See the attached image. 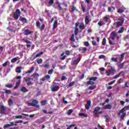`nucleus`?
I'll return each instance as SVG.
<instances>
[{"label":"nucleus","mask_w":129,"mask_h":129,"mask_svg":"<svg viewBox=\"0 0 129 129\" xmlns=\"http://www.w3.org/2000/svg\"><path fill=\"white\" fill-rule=\"evenodd\" d=\"M80 62V57H78L75 60H73V65H77Z\"/></svg>","instance_id":"8"},{"label":"nucleus","mask_w":129,"mask_h":129,"mask_svg":"<svg viewBox=\"0 0 129 129\" xmlns=\"http://www.w3.org/2000/svg\"><path fill=\"white\" fill-rule=\"evenodd\" d=\"M20 20L23 24H26V23H27V19L25 18H22Z\"/></svg>","instance_id":"24"},{"label":"nucleus","mask_w":129,"mask_h":129,"mask_svg":"<svg viewBox=\"0 0 129 129\" xmlns=\"http://www.w3.org/2000/svg\"><path fill=\"white\" fill-rule=\"evenodd\" d=\"M36 62L38 63V64H41L42 62H43V60H42L41 58H39L36 60Z\"/></svg>","instance_id":"32"},{"label":"nucleus","mask_w":129,"mask_h":129,"mask_svg":"<svg viewBox=\"0 0 129 129\" xmlns=\"http://www.w3.org/2000/svg\"><path fill=\"white\" fill-rule=\"evenodd\" d=\"M32 33V32L28 29L25 30L23 34L24 35H25L26 36H28L29 35H30V34H31Z\"/></svg>","instance_id":"12"},{"label":"nucleus","mask_w":129,"mask_h":129,"mask_svg":"<svg viewBox=\"0 0 129 129\" xmlns=\"http://www.w3.org/2000/svg\"><path fill=\"white\" fill-rule=\"evenodd\" d=\"M42 105H46L48 103L47 102V100H44L41 102Z\"/></svg>","instance_id":"46"},{"label":"nucleus","mask_w":129,"mask_h":129,"mask_svg":"<svg viewBox=\"0 0 129 129\" xmlns=\"http://www.w3.org/2000/svg\"><path fill=\"white\" fill-rule=\"evenodd\" d=\"M9 63V61H6L3 64V67H6L7 65H8V63Z\"/></svg>","instance_id":"52"},{"label":"nucleus","mask_w":129,"mask_h":129,"mask_svg":"<svg viewBox=\"0 0 129 129\" xmlns=\"http://www.w3.org/2000/svg\"><path fill=\"white\" fill-rule=\"evenodd\" d=\"M71 40L73 42H75V36L74 34H73L71 37Z\"/></svg>","instance_id":"40"},{"label":"nucleus","mask_w":129,"mask_h":129,"mask_svg":"<svg viewBox=\"0 0 129 129\" xmlns=\"http://www.w3.org/2000/svg\"><path fill=\"white\" fill-rule=\"evenodd\" d=\"M22 118H23V116L22 115H17L15 116V118L16 119H20Z\"/></svg>","instance_id":"54"},{"label":"nucleus","mask_w":129,"mask_h":129,"mask_svg":"<svg viewBox=\"0 0 129 129\" xmlns=\"http://www.w3.org/2000/svg\"><path fill=\"white\" fill-rule=\"evenodd\" d=\"M84 44L85 45V46H87V47H88V46H90V44H89V42H87V41H85L84 42Z\"/></svg>","instance_id":"48"},{"label":"nucleus","mask_w":129,"mask_h":129,"mask_svg":"<svg viewBox=\"0 0 129 129\" xmlns=\"http://www.w3.org/2000/svg\"><path fill=\"white\" fill-rule=\"evenodd\" d=\"M20 16H21V11L18 9L14 14V17L16 20L19 19Z\"/></svg>","instance_id":"4"},{"label":"nucleus","mask_w":129,"mask_h":129,"mask_svg":"<svg viewBox=\"0 0 129 129\" xmlns=\"http://www.w3.org/2000/svg\"><path fill=\"white\" fill-rule=\"evenodd\" d=\"M21 80L19 79L18 82L16 83V86L14 87V89H16L20 86V83H21Z\"/></svg>","instance_id":"15"},{"label":"nucleus","mask_w":129,"mask_h":129,"mask_svg":"<svg viewBox=\"0 0 129 129\" xmlns=\"http://www.w3.org/2000/svg\"><path fill=\"white\" fill-rule=\"evenodd\" d=\"M79 28L80 30H84V29H85V26H84V24L83 23H80L79 25Z\"/></svg>","instance_id":"11"},{"label":"nucleus","mask_w":129,"mask_h":129,"mask_svg":"<svg viewBox=\"0 0 129 129\" xmlns=\"http://www.w3.org/2000/svg\"><path fill=\"white\" fill-rule=\"evenodd\" d=\"M123 64H124V62H122V63L119 64V67H120L121 69L123 68Z\"/></svg>","instance_id":"62"},{"label":"nucleus","mask_w":129,"mask_h":129,"mask_svg":"<svg viewBox=\"0 0 129 129\" xmlns=\"http://www.w3.org/2000/svg\"><path fill=\"white\" fill-rule=\"evenodd\" d=\"M49 5L48 7H51V5H53L54 4V1L53 0H49L48 2Z\"/></svg>","instance_id":"36"},{"label":"nucleus","mask_w":129,"mask_h":129,"mask_svg":"<svg viewBox=\"0 0 129 129\" xmlns=\"http://www.w3.org/2000/svg\"><path fill=\"white\" fill-rule=\"evenodd\" d=\"M44 52H43V51H41L40 52L37 53L35 56L34 57L35 58H37V57H40V56H41V55H42V54Z\"/></svg>","instance_id":"27"},{"label":"nucleus","mask_w":129,"mask_h":129,"mask_svg":"<svg viewBox=\"0 0 129 129\" xmlns=\"http://www.w3.org/2000/svg\"><path fill=\"white\" fill-rule=\"evenodd\" d=\"M95 88V86H91L88 88V89L90 90H93Z\"/></svg>","instance_id":"45"},{"label":"nucleus","mask_w":129,"mask_h":129,"mask_svg":"<svg viewBox=\"0 0 129 129\" xmlns=\"http://www.w3.org/2000/svg\"><path fill=\"white\" fill-rule=\"evenodd\" d=\"M114 72V70H109L107 72V76H110V75H114L113 74Z\"/></svg>","instance_id":"7"},{"label":"nucleus","mask_w":129,"mask_h":129,"mask_svg":"<svg viewBox=\"0 0 129 129\" xmlns=\"http://www.w3.org/2000/svg\"><path fill=\"white\" fill-rule=\"evenodd\" d=\"M74 84H75V82H72L69 84L68 86H69V87H71V86H73Z\"/></svg>","instance_id":"44"},{"label":"nucleus","mask_w":129,"mask_h":129,"mask_svg":"<svg viewBox=\"0 0 129 129\" xmlns=\"http://www.w3.org/2000/svg\"><path fill=\"white\" fill-rule=\"evenodd\" d=\"M123 109L125 111L126 110H129V105L124 106Z\"/></svg>","instance_id":"42"},{"label":"nucleus","mask_w":129,"mask_h":129,"mask_svg":"<svg viewBox=\"0 0 129 129\" xmlns=\"http://www.w3.org/2000/svg\"><path fill=\"white\" fill-rule=\"evenodd\" d=\"M74 11H77L76 7L75 6H73V8L72 9V12H74Z\"/></svg>","instance_id":"61"},{"label":"nucleus","mask_w":129,"mask_h":129,"mask_svg":"<svg viewBox=\"0 0 129 129\" xmlns=\"http://www.w3.org/2000/svg\"><path fill=\"white\" fill-rule=\"evenodd\" d=\"M6 94H11V91L9 90H5Z\"/></svg>","instance_id":"51"},{"label":"nucleus","mask_w":129,"mask_h":129,"mask_svg":"<svg viewBox=\"0 0 129 129\" xmlns=\"http://www.w3.org/2000/svg\"><path fill=\"white\" fill-rule=\"evenodd\" d=\"M87 84H88V85H93V84H94V82L90 80L87 82Z\"/></svg>","instance_id":"33"},{"label":"nucleus","mask_w":129,"mask_h":129,"mask_svg":"<svg viewBox=\"0 0 129 129\" xmlns=\"http://www.w3.org/2000/svg\"><path fill=\"white\" fill-rule=\"evenodd\" d=\"M117 115L118 116H120V119H123V117L126 115V112H125V111L122 108L117 113Z\"/></svg>","instance_id":"2"},{"label":"nucleus","mask_w":129,"mask_h":129,"mask_svg":"<svg viewBox=\"0 0 129 129\" xmlns=\"http://www.w3.org/2000/svg\"><path fill=\"white\" fill-rule=\"evenodd\" d=\"M13 85L12 84H7L6 85V87H7L8 88H12L13 87Z\"/></svg>","instance_id":"43"},{"label":"nucleus","mask_w":129,"mask_h":129,"mask_svg":"<svg viewBox=\"0 0 129 129\" xmlns=\"http://www.w3.org/2000/svg\"><path fill=\"white\" fill-rule=\"evenodd\" d=\"M74 33L75 35H77L78 34V28L75 27Z\"/></svg>","instance_id":"38"},{"label":"nucleus","mask_w":129,"mask_h":129,"mask_svg":"<svg viewBox=\"0 0 129 129\" xmlns=\"http://www.w3.org/2000/svg\"><path fill=\"white\" fill-rule=\"evenodd\" d=\"M124 11H125V8L119 9L118 10L117 13H118V14H122V13H124Z\"/></svg>","instance_id":"16"},{"label":"nucleus","mask_w":129,"mask_h":129,"mask_svg":"<svg viewBox=\"0 0 129 129\" xmlns=\"http://www.w3.org/2000/svg\"><path fill=\"white\" fill-rule=\"evenodd\" d=\"M44 28H45V25L42 24L40 27V30L43 31V29H44Z\"/></svg>","instance_id":"58"},{"label":"nucleus","mask_w":129,"mask_h":129,"mask_svg":"<svg viewBox=\"0 0 129 129\" xmlns=\"http://www.w3.org/2000/svg\"><path fill=\"white\" fill-rule=\"evenodd\" d=\"M74 110L73 109H70L67 112V115H70L72 112H73Z\"/></svg>","instance_id":"30"},{"label":"nucleus","mask_w":129,"mask_h":129,"mask_svg":"<svg viewBox=\"0 0 129 129\" xmlns=\"http://www.w3.org/2000/svg\"><path fill=\"white\" fill-rule=\"evenodd\" d=\"M53 72H54L53 70H50L48 71V74H52Z\"/></svg>","instance_id":"59"},{"label":"nucleus","mask_w":129,"mask_h":129,"mask_svg":"<svg viewBox=\"0 0 129 129\" xmlns=\"http://www.w3.org/2000/svg\"><path fill=\"white\" fill-rule=\"evenodd\" d=\"M16 72H17V73H21V72H22V71L21 70V68L18 67V68L16 69Z\"/></svg>","instance_id":"35"},{"label":"nucleus","mask_w":129,"mask_h":129,"mask_svg":"<svg viewBox=\"0 0 129 129\" xmlns=\"http://www.w3.org/2000/svg\"><path fill=\"white\" fill-rule=\"evenodd\" d=\"M98 26H99V27H101V26H103V25H104V22H103V21H99L98 23Z\"/></svg>","instance_id":"31"},{"label":"nucleus","mask_w":129,"mask_h":129,"mask_svg":"<svg viewBox=\"0 0 129 129\" xmlns=\"http://www.w3.org/2000/svg\"><path fill=\"white\" fill-rule=\"evenodd\" d=\"M58 89L59 86H55L51 88V91H52V92H56V91H57V90H58Z\"/></svg>","instance_id":"10"},{"label":"nucleus","mask_w":129,"mask_h":129,"mask_svg":"<svg viewBox=\"0 0 129 129\" xmlns=\"http://www.w3.org/2000/svg\"><path fill=\"white\" fill-rule=\"evenodd\" d=\"M82 9L83 13H85L86 12V9H85V7L84 6H82Z\"/></svg>","instance_id":"53"},{"label":"nucleus","mask_w":129,"mask_h":129,"mask_svg":"<svg viewBox=\"0 0 129 129\" xmlns=\"http://www.w3.org/2000/svg\"><path fill=\"white\" fill-rule=\"evenodd\" d=\"M104 20L106 23H107V22H108V20H109V16L104 17Z\"/></svg>","instance_id":"34"},{"label":"nucleus","mask_w":129,"mask_h":129,"mask_svg":"<svg viewBox=\"0 0 129 129\" xmlns=\"http://www.w3.org/2000/svg\"><path fill=\"white\" fill-rule=\"evenodd\" d=\"M79 116H84V117H87V114L84 113H80L79 114Z\"/></svg>","instance_id":"26"},{"label":"nucleus","mask_w":129,"mask_h":129,"mask_svg":"<svg viewBox=\"0 0 129 129\" xmlns=\"http://www.w3.org/2000/svg\"><path fill=\"white\" fill-rule=\"evenodd\" d=\"M23 41H24V42H25V43H29L31 44V42L29 40H28V39H27V37H25L23 38Z\"/></svg>","instance_id":"29"},{"label":"nucleus","mask_w":129,"mask_h":129,"mask_svg":"<svg viewBox=\"0 0 129 129\" xmlns=\"http://www.w3.org/2000/svg\"><path fill=\"white\" fill-rule=\"evenodd\" d=\"M106 44V39L104 38L103 40L102 45H103V46H105Z\"/></svg>","instance_id":"41"},{"label":"nucleus","mask_w":129,"mask_h":129,"mask_svg":"<svg viewBox=\"0 0 129 129\" xmlns=\"http://www.w3.org/2000/svg\"><path fill=\"white\" fill-rule=\"evenodd\" d=\"M34 70H35V68L33 67L31 68V70L28 71V72H26V74H31L32 73V72L34 71Z\"/></svg>","instance_id":"25"},{"label":"nucleus","mask_w":129,"mask_h":129,"mask_svg":"<svg viewBox=\"0 0 129 129\" xmlns=\"http://www.w3.org/2000/svg\"><path fill=\"white\" fill-rule=\"evenodd\" d=\"M115 23H116V28H118V27H119L120 26H122V24H123L119 21L116 22Z\"/></svg>","instance_id":"20"},{"label":"nucleus","mask_w":129,"mask_h":129,"mask_svg":"<svg viewBox=\"0 0 129 129\" xmlns=\"http://www.w3.org/2000/svg\"><path fill=\"white\" fill-rule=\"evenodd\" d=\"M111 108H112V106L110 104H108V105L104 106V109H111Z\"/></svg>","instance_id":"17"},{"label":"nucleus","mask_w":129,"mask_h":129,"mask_svg":"<svg viewBox=\"0 0 129 129\" xmlns=\"http://www.w3.org/2000/svg\"><path fill=\"white\" fill-rule=\"evenodd\" d=\"M121 74H122V72H120L118 75L114 77V79H116V78H118V77H120V75H121Z\"/></svg>","instance_id":"37"},{"label":"nucleus","mask_w":129,"mask_h":129,"mask_svg":"<svg viewBox=\"0 0 129 129\" xmlns=\"http://www.w3.org/2000/svg\"><path fill=\"white\" fill-rule=\"evenodd\" d=\"M43 67L46 68V69H48V68H49V64L46 63L45 65H43Z\"/></svg>","instance_id":"55"},{"label":"nucleus","mask_w":129,"mask_h":129,"mask_svg":"<svg viewBox=\"0 0 129 129\" xmlns=\"http://www.w3.org/2000/svg\"><path fill=\"white\" fill-rule=\"evenodd\" d=\"M82 50L83 52H86L87 51V48L86 47H82Z\"/></svg>","instance_id":"57"},{"label":"nucleus","mask_w":129,"mask_h":129,"mask_svg":"<svg viewBox=\"0 0 129 129\" xmlns=\"http://www.w3.org/2000/svg\"><path fill=\"white\" fill-rule=\"evenodd\" d=\"M91 105V101H88L87 104H86V109H89L90 106Z\"/></svg>","instance_id":"14"},{"label":"nucleus","mask_w":129,"mask_h":129,"mask_svg":"<svg viewBox=\"0 0 129 129\" xmlns=\"http://www.w3.org/2000/svg\"><path fill=\"white\" fill-rule=\"evenodd\" d=\"M20 91L22 92L25 93V92H27L28 91V90L27 89V88H26V87H22L20 88Z\"/></svg>","instance_id":"18"},{"label":"nucleus","mask_w":129,"mask_h":129,"mask_svg":"<svg viewBox=\"0 0 129 129\" xmlns=\"http://www.w3.org/2000/svg\"><path fill=\"white\" fill-rule=\"evenodd\" d=\"M58 24V21L55 20L53 24V27H52V30H54L55 28L57 27V24Z\"/></svg>","instance_id":"22"},{"label":"nucleus","mask_w":129,"mask_h":129,"mask_svg":"<svg viewBox=\"0 0 129 129\" xmlns=\"http://www.w3.org/2000/svg\"><path fill=\"white\" fill-rule=\"evenodd\" d=\"M23 121L22 120L15 121L14 123H22Z\"/></svg>","instance_id":"56"},{"label":"nucleus","mask_w":129,"mask_h":129,"mask_svg":"<svg viewBox=\"0 0 129 129\" xmlns=\"http://www.w3.org/2000/svg\"><path fill=\"white\" fill-rule=\"evenodd\" d=\"M100 107H96L94 111H93V113H95V114H96V113H97V111H99V110H100Z\"/></svg>","instance_id":"19"},{"label":"nucleus","mask_w":129,"mask_h":129,"mask_svg":"<svg viewBox=\"0 0 129 129\" xmlns=\"http://www.w3.org/2000/svg\"><path fill=\"white\" fill-rule=\"evenodd\" d=\"M111 60H112V61H113V62H117V58H113V57H112L111 58Z\"/></svg>","instance_id":"50"},{"label":"nucleus","mask_w":129,"mask_h":129,"mask_svg":"<svg viewBox=\"0 0 129 129\" xmlns=\"http://www.w3.org/2000/svg\"><path fill=\"white\" fill-rule=\"evenodd\" d=\"M10 126H11V124H5L4 126V128H8V127H10Z\"/></svg>","instance_id":"47"},{"label":"nucleus","mask_w":129,"mask_h":129,"mask_svg":"<svg viewBox=\"0 0 129 129\" xmlns=\"http://www.w3.org/2000/svg\"><path fill=\"white\" fill-rule=\"evenodd\" d=\"M123 32V28L120 27V29L118 31V34H122Z\"/></svg>","instance_id":"28"},{"label":"nucleus","mask_w":129,"mask_h":129,"mask_svg":"<svg viewBox=\"0 0 129 129\" xmlns=\"http://www.w3.org/2000/svg\"><path fill=\"white\" fill-rule=\"evenodd\" d=\"M17 60H18V59L17 58L15 57L11 59V62H12V63H14V62H16V61H17Z\"/></svg>","instance_id":"49"},{"label":"nucleus","mask_w":129,"mask_h":129,"mask_svg":"<svg viewBox=\"0 0 129 129\" xmlns=\"http://www.w3.org/2000/svg\"><path fill=\"white\" fill-rule=\"evenodd\" d=\"M62 101L64 104H67L68 103V102L65 100V98H63Z\"/></svg>","instance_id":"60"},{"label":"nucleus","mask_w":129,"mask_h":129,"mask_svg":"<svg viewBox=\"0 0 129 129\" xmlns=\"http://www.w3.org/2000/svg\"><path fill=\"white\" fill-rule=\"evenodd\" d=\"M117 20L120 22V23L123 24V22H124V16L119 17Z\"/></svg>","instance_id":"9"},{"label":"nucleus","mask_w":129,"mask_h":129,"mask_svg":"<svg viewBox=\"0 0 129 129\" xmlns=\"http://www.w3.org/2000/svg\"><path fill=\"white\" fill-rule=\"evenodd\" d=\"M111 38L112 40L114 41L115 40V38H118V36L117 35V33L114 32H112L111 33V35H110Z\"/></svg>","instance_id":"5"},{"label":"nucleus","mask_w":129,"mask_h":129,"mask_svg":"<svg viewBox=\"0 0 129 129\" xmlns=\"http://www.w3.org/2000/svg\"><path fill=\"white\" fill-rule=\"evenodd\" d=\"M0 113L1 114H4L5 115H7L9 114L8 112L6 110V106L4 105H2L0 107Z\"/></svg>","instance_id":"3"},{"label":"nucleus","mask_w":129,"mask_h":129,"mask_svg":"<svg viewBox=\"0 0 129 129\" xmlns=\"http://www.w3.org/2000/svg\"><path fill=\"white\" fill-rule=\"evenodd\" d=\"M97 79V78L96 77H92L90 79V80L95 81Z\"/></svg>","instance_id":"39"},{"label":"nucleus","mask_w":129,"mask_h":129,"mask_svg":"<svg viewBox=\"0 0 129 129\" xmlns=\"http://www.w3.org/2000/svg\"><path fill=\"white\" fill-rule=\"evenodd\" d=\"M39 104V101L37 100H34L32 101V103H29V106H35V107H37V108H40V105Z\"/></svg>","instance_id":"1"},{"label":"nucleus","mask_w":129,"mask_h":129,"mask_svg":"<svg viewBox=\"0 0 129 129\" xmlns=\"http://www.w3.org/2000/svg\"><path fill=\"white\" fill-rule=\"evenodd\" d=\"M53 7H54V8H55V9H58V8H59L60 11H63V8L61 6V5L59 3V2H58V1L56 2V3H55V4H54V5L53 6Z\"/></svg>","instance_id":"6"},{"label":"nucleus","mask_w":129,"mask_h":129,"mask_svg":"<svg viewBox=\"0 0 129 129\" xmlns=\"http://www.w3.org/2000/svg\"><path fill=\"white\" fill-rule=\"evenodd\" d=\"M98 58H99V59H103L104 58V55H101L99 56Z\"/></svg>","instance_id":"63"},{"label":"nucleus","mask_w":129,"mask_h":129,"mask_svg":"<svg viewBox=\"0 0 129 129\" xmlns=\"http://www.w3.org/2000/svg\"><path fill=\"white\" fill-rule=\"evenodd\" d=\"M24 80H25V81H29V80H31V78H24Z\"/></svg>","instance_id":"64"},{"label":"nucleus","mask_w":129,"mask_h":129,"mask_svg":"<svg viewBox=\"0 0 129 129\" xmlns=\"http://www.w3.org/2000/svg\"><path fill=\"white\" fill-rule=\"evenodd\" d=\"M12 98H13V97H11V98L9 99L8 101V103L10 106H12V105L14 104V100Z\"/></svg>","instance_id":"13"},{"label":"nucleus","mask_w":129,"mask_h":129,"mask_svg":"<svg viewBox=\"0 0 129 129\" xmlns=\"http://www.w3.org/2000/svg\"><path fill=\"white\" fill-rule=\"evenodd\" d=\"M89 21H90L89 20V16H86L85 17V20L86 25H87V24H88V23H89Z\"/></svg>","instance_id":"21"},{"label":"nucleus","mask_w":129,"mask_h":129,"mask_svg":"<svg viewBox=\"0 0 129 129\" xmlns=\"http://www.w3.org/2000/svg\"><path fill=\"white\" fill-rule=\"evenodd\" d=\"M50 75H46L45 77L42 78V81H45V80H47V79H50Z\"/></svg>","instance_id":"23"}]
</instances>
